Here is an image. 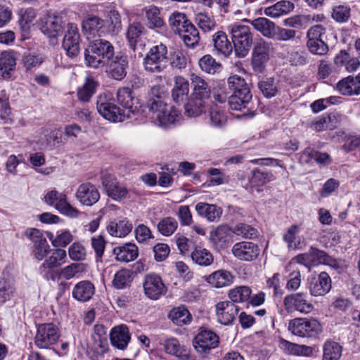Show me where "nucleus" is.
I'll use <instances>...</instances> for the list:
<instances>
[{
	"mask_svg": "<svg viewBox=\"0 0 360 360\" xmlns=\"http://www.w3.org/2000/svg\"><path fill=\"white\" fill-rule=\"evenodd\" d=\"M201 70L208 74L214 75L221 71L222 65L210 54L203 56L198 62Z\"/></svg>",
	"mask_w": 360,
	"mask_h": 360,
	"instance_id": "nucleus-45",
	"label": "nucleus"
},
{
	"mask_svg": "<svg viewBox=\"0 0 360 360\" xmlns=\"http://www.w3.org/2000/svg\"><path fill=\"white\" fill-rule=\"evenodd\" d=\"M75 197L82 205L92 206L100 199V193L95 185L85 182L78 186Z\"/></svg>",
	"mask_w": 360,
	"mask_h": 360,
	"instance_id": "nucleus-20",
	"label": "nucleus"
},
{
	"mask_svg": "<svg viewBox=\"0 0 360 360\" xmlns=\"http://www.w3.org/2000/svg\"><path fill=\"white\" fill-rule=\"evenodd\" d=\"M67 254L65 250L57 248L51 255L45 257L44 261L38 268V273L47 281H56L59 272L58 269L65 262Z\"/></svg>",
	"mask_w": 360,
	"mask_h": 360,
	"instance_id": "nucleus-6",
	"label": "nucleus"
},
{
	"mask_svg": "<svg viewBox=\"0 0 360 360\" xmlns=\"http://www.w3.org/2000/svg\"><path fill=\"white\" fill-rule=\"evenodd\" d=\"M288 329L295 335L312 338L322 331V326L314 318H295L290 321Z\"/></svg>",
	"mask_w": 360,
	"mask_h": 360,
	"instance_id": "nucleus-7",
	"label": "nucleus"
},
{
	"mask_svg": "<svg viewBox=\"0 0 360 360\" xmlns=\"http://www.w3.org/2000/svg\"><path fill=\"white\" fill-rule=\"evenodd\" d=\"M16 52L13 50L2 51L0 54V75L4 79L11 77V72L16 65Z\"/></svg>",
	"mask_w": 360,
	"mask_h": 360,
	"instance_id": "nucleus-28",
	"label": "nucleus"
},
{
	"mask_svg": "<svg viewBox=\"0 0 360 360\" xmlns=\"http://www.w3.org/2000/svg\"><path fill=\"white\" fill-rule=\"evenodd\" d=\"M63 26L61 18L56 15H48L41 22V31L49 38H56L63 32Z\"/></svg>",
	"mask_w": 360,
	"mask_h": 360,
	"instance_id": "nucleus-23",
	"label": "nucleus"
},
{
	"mask_svg": "<svg viewBox=\"0 0 360 360\" xmlns=\"http://www.w3.org/2000/svg\"><path fill=\"white\" fill-rule=\"evenodd\" d=\"M54 207L60 213L71 217H77L79 214V210L73 207L68 202L67 195L65 193L63 195H61V198L59 199V201L54 205Z\"/></svg>",
	"mask_w": 360,
	"mask_h": 360,
	"instance_id": "nucleus-57",
	"label": "nucleus"
},
{
	"mask_svg": "<svg viewBox=\"0 0 360 360\" xmlns=\"http://www.w3.org/2000/svg\"><path fill=\"white\" fill-rule=\"evenodd\" d=\"M160 98L152 101L149 112L152 114V118H155L160 126L167 127L174 124L178 119L180 113L176 108L169 107L166 102H162Z\"/></svg>",
	"mask_w": 360,
	"mask_h": 360,
	"instance_id": "nucleus-9",
	"label": "nucleus"
},
{
	"mask_svg": "<svg viewBox=\"0 0 360 360\" xmlns=\"http://www.w3.org/2000/svg\"><path fill=\"white\" fill-rule=\"evenodd\" d=\"M105 72L109 77L117 80H122L127 75L129 68L128 56L122 53H117L107 61L105 64Z\"/></svg>",
	"mask_w": 360,
	"mask_h": 360,
	"instance_id": "nucleus-13",
	"label": "nucleus"
},
{
	"mask_svg": "<svg viewBox=\"0 0 360 360\" xmlns=\"http://www.w3.org/2000/svg\"><path fill=\"white\" fill-rule=\"evenodd\" d=\"M198 214L205 217L210 221H218L221 214L222 209L213 204L198 202L195 206Z\"/></svg>",
	"mask_w": 360,
	"mask_h": 360,
	"instance_id": "nucleus-35",
	"label": "nucleus"
},
{
	"mask_svg": "<svg viewBox=\"0 0 360 360\" xmlns=\"http://www.w3.org/2000/svg\"><path fill=\"white\" fill-rule=\"evenodd\" d=\"M95 293V286L89 281L78 282L73 288L72 297L78 302H85L90 300Z\"/></svg>",
	"mask_w": 360,
	"mask_h": 360,
	"instance_id": "nucleus-27",
	"label": "nucleus"
},
{
	"mask_svg": "<svg viewBox=\"0 0 360 360\" xmlns=\"http://www.w3.org/2000/svg\"><path fill=\"white\" fill-rule=\"evenodd\" d=\"M294 4L289 1H279L271 6L264 10V13L272 18H278L282 15L287 14L292 11Z\"/></svg>",
	"mask_w": 360,
	"mask_h": 360,
	"instance_id": "nucleus-40",
	"label": "nucleus"
},
{
	"mask_svg": "<svg viewBox=\"0 0 360 360\" xmlns=\"http://www.w3.org/2000/svg\"><path fill=\"white\" fill-rule=\"evenodd\" d=\"M337 89L344 96L360 95V79L359 74L356 77L348 76L337 84Z\"/></svg>",
	"mask_w": 360,
	"mask_h": 360,
	"instance_id": "nucleus-29",
	"label": "nucleus"
},
{
	"mask_svg": "<svg viewBox=\"0 0 360 360\" xmlns=\"http://www.w3.org/2000/svg\"><path fill=\"white\" fill-rule=\"evenodd\" d=\"M252 294V290L249 286H237L229 291L228 296L230 302L236 303H244L248 302Z\"/></svg>",
	"mask_w": 360,
	"mask_h": 360,
	"instance_id": "nucleus-44",
	"label": "nucleus"
},
{
	"mask_svg": "<svg viewBox=\"0 0 360 360\" xmlns=\"http://www.w3.org/2000/svg\"><path fill=\"white\" fill-rule=\"evenodd\" d=\"M195 22L205 32L212 30L216 26V22L214 18L208 13H199L196 14Z\"/></svg>",
	"mask_w": 360,
	"mask_h": 360,
	"instance_id": "nucleus-60",
	"label": "nucleus"
},
{
	"mask_svg": "<svg viewBox=\"0 0 360 360\" xmlns=\"http://www.w3.org/2000/svg\"><path fill=\"white\" fill-rule=\"evenodd\" d=\"M143 31L144 27L141 22H134L129 25L126 35L129 46L132 49H135L136 45Z\"/></svg>",
	"mask_w": 360,
	"mask_h": 360,
	"instance_id": "nucleus-47",
	"label": "nucleus"
},
{
	"mask_svg": "<svg viewBox=\"0 0 360 360\" xmlns=\"http://www.w3.org/2000/svg\"><path fill=\"white\" fill-rule=\"evenodd\" d=\"M117 99L125 110H127V117L129 114L143 115L146 107L140 103L139 100L133 95L132 90L129 87L120 88L117 91Z\"/></svg>",
	"mask_w": 360,
	"mask_h": 360,
	"instance_id": "nucleus-12",
	"label": "nucleus"
},
{
	"mask_svg": "<svg viewBox=\"0 0 360 360\" xmlns=\"http://www.w3.org/2000/svg\"><path fill=\"white\" fill-rule=\"evenodd\" d=\"M191 80L193 87L191 96L207 101L211 94V89L207 82L195 74L191 75Z\"/></svg>",
	"mask_w": 360,
	"mask_h": 360,
	"instance_id": "nucleus-33",
	"label": "nucleus"
},
{
	"mask_svg": "<svg viewBox=\"0 0 360 360\" xmlns=\"http://www.w3.org/2000/svg\"><path fill=\"white\" fill-rule=\"evenodd\" d=\"M169 25L176 34H179L191 22L184 13H173L169 18Z\"/></svg>",
	"mask_w": 360,
	"mask_h": 360,
	"instance_id": "nucleus-51",
	"label": "nucleus"
},
{
	"mask_svg": "<svg viewBox=\"0 0 360 360\" xmlns=\"http://www.w3.org/2000/svg\"><path fill=\"white\" fill-rule=\"evenodd\" d=\"M104 26V21L94 15H88L82 21V29L84 34L96 36Z\"/></svg>",
	"mask_w": 360,
	"mask_h": 360,
	"instance_id": "nucleus-36",
	"label": "nucleus"
},
{
	"mask_svg": "<svg viewBox=\"0 0 360 360\" xmlns=\"http://www.w3.org/2000/svg\"><path fill=\"white\" fill-rule=\"evenodd\" d=\"M252 25L255 29L267 38L272 39L276 29V25L274 22L266 18H257L252 21Z\"/></svg>",
	"mask_w": 360,
	"mask_h": 360,
	"instance_id": "nucleus-42",
	"label": "nucleus"
},
{
	"mask_svg": "<svg viewBox=\"0 0 360 360\" xmlns=\"http://www.w3.org/2000/svg\"><path fill=\"white\" fill-rule=\"evenodd\" d=\"M80 41V35L77 25L68 23L62 46L70 58H74L79 55Z\"/></svg>",
	"mask_w": 360,
	"mask_h": 360,
	"instance_id": "nucleus-15",
	"label": "nucleus"
},
{
	"mask_svg": "<svg viewBox=\"0 0 360 360\" xmlns=\"http://www.w3.org/2000/svg\"><path fill=\"white\" fill-rule=\"evenodd\" d=\"M97 86V82L93 79H87L84 86L78 91L79 99L82 101H88L95 93Z\"/></svg>",
	"mask_w": 360,
	"mask_h": 360,
	"instance_id": "nucleus-61",
	"label": "nucleus"
},
{
	"mask_svg": "<svg viewBox=\"0 0 360 360\" xmlns=\"http://www.w3.org/2000/svg\"><path fill=\"white\" fill-rule=\"evenodd\" d=\"M258 88L266 98L274 97L278 93V89L274 78H266L259 81Z\"/></svg>",
	"mask_w": 360,
	"mask_h": 360,
	"instance_id": "nucleus-59",
	"label": "nucleus"
},
{
	"mask_svg": "<svg viewBox=\"0 0 360 360\" xmlns=\"http://www.w3.org/2000/svg\"><path fill=\"white\" fill-rule=\"evenodd\" d=\"M84 269V264L82 263H72L62 269L58 275L66 280H70L78 273L83 272Z\"/></svg>",
	"mask_w": 360,
	"mask_h": 360,
	"instance_id": "nucleus-64",
	"label": "nucleus"
},
{
	"mask_svg": "<svg viewBox=\"0 0 360 360\" xmlns=\"http://www.w3.org/2000/svg\"><path fill=\"white\" fill-rule=\"evenodd\" d=\"M130 338L129 328L125 325L114 327L110 334L111 344L119 349H124Z\"/></svg>",
	"mask_w": 360,
	"mask_h": 360,
	"instance_id": "nucleus-25",
	"label": "nucleus"
},
{
	"mask_svg": "<svg viewBox=\"0 0 360 360\" xmlns=\"http://www.w3.org/2000/svg\"><path fill=\"white\" fill-rule=\"evenodd\" d=\"M143 287L145 295L153 300H158L167 291V288L162 278L155 274H150L145 276Z\"/></svg>",
	"mask_w": 360,
	"mask_h": 360,
	"instance_id": "nucleus-16",
	"label": "nucleus"
},
{
	"mask_svg": "<svg viewBox=\"0 0 360 360\" xmlns=\"http://www.w3.org/2000/svg\"><path fill=\"white\" fill-rule=\"evenodd\" d=\"M15 283L9 270L5 269L0 276V307L15 295Z\"/></svg>",
	"mask_w": 360,
	"mask_h": 360,
	"instance_id": "nucleus-21",
	"label": "nucleus"
},
{
	"mask_svg": "<svg viewBox=\"0 0 360 360\" xmlns=\"http://www.w3.org/2000/svg\"><path fill=\"white\" fill-rule=\"evenodd\" d=\"M210 124L215 127H222L227 122V116L221 107L212 105L209 112Z\"/></svg>",
	"mask_w": 360,
	"mask_h": 360,
	"instance_id": "nucleus-49",
	"label": "nucleus"
},
{
	"mask_svg": "<svg viewBox=\"0 0 360 360\" xmlns=\"http://www.w3.org/2000/svg\"><path fill=\"white\" fill-rule=\"evenodd\" d=\"M188 92V81L182 76H176L174 77V86L172 90L173 101L177 104L183 103L187 98Z\"/></svg>",
	"mask_w": 360,
	"mask_h": 360,
	"instance_id": "nucleus-32",
	"label": "nucleus"
},
{
	"mask_svg": "<svg viewBox=\"0 0 360 360\" xmlns=\"http://www.w3.org/2000/svg\"><path fill=\"white\" fill-rule=\"evenodd\" d=\"M91 245L94 249L97 262H101L105 249L106 241L102 236H96L91 239Z\"/></svg>",
	"mask_w": 360,
	"mask_h": 360,
	"instance_id": "nucleus-63",
	"label": "nucleus"
},
{
	"mask_svg": "<svg viewBox=\"0 0 360 360\" xmlns=\"http://www.w3.org/2000/svg\"><path fill=\"white\" fill-rule=\"evenodd\" d=\"M300 232V226L297 224L291 225L283 234V239L288 244L289 248L295 250L301 248L300 240H296V236Z\"/></svg>",
	"mask_w": 360,
	"mask_h": 360,
	"instance_id": "nucleus-52",
	"label": "nucleus"
},
{
	"mask_svg": "<svg viewBox=\"0 0 360 360\" xmlns=\"http://www.w3.org/2000/svg\"><path fill=\"white\" fill-rule=\"evenodd\" d=\"M231 252L238 259L250 262L258 257L260 248L257 244L252 242L241 241L233 245Z\"/></svg>",
	"mask_w": 360,
	"mask_h": 360,
	"instance_id": "nucleus-17",
	"label": "nucleus"
},
{
	"mask_svg": "<svg viewBox=\"0 0 360 360\" xmlns=\"http://www.w3.org/2000/svg\"><path fill=\"white\" fill-rule=\"evenodd\" d=\"M206 101L200 98L191 96L187 103L185 105V113L188 117H198L205 111Z\"/></svg>",
	"mask_w": 360,
	"mask_h": 360,
	"instance_id": "nucleus-37",
	"label": "nucleus"
},
{
	"mask_svg": "<svg viewBox=\"0 0 360 360\" xmlns=\"http://www.w3.org/2000/svg\"><path fill=\"white\" fill-rule=\"evenodd\" d=\"M112 252L117 261L124 263L134 261L139 256L138 247L130 243L114 248Z\"/></svg>",
	"mask_w": 360,
	"mask_h": 360,
	"instance_id": "nucleus-26",
	"label": "nucleus"
},
{
	"mask_svg": "<svg viewBox=\"0 0 360 360\" xmlns=\"http://www.w3.org/2000/svg\"><path fill=\"white\" fill-rule=\"evenodd\" d=\"M185 45L189 48H194L198 44L200 35L198 29L191 22L186 25L184 30L179 34Z\"/></svg>",
	"mask_w": 360,
	"mask_h": 360,
	"instance_id": "nucleus-38",
	"label": "nucleus"
},
{
	"mask_svg": "<svg viewBox=\"0 0 360 360\" xmlns=\"http://www.w3.org/2000/svg\"><path fill=\"white\" fill-rule=\"evenodd\" d=\"M131 271L127 269H121L114 276L112 285L117 290L126 288L132 281Z\"/></svg>",
	"mask_w": 360,
	"mask_h": 360,
	"instance_id": "nucleus-46",
	"label": "nucleus"
},
{
	"mask_svg": "<svg viewBox=\"0 0 360 360\" xmlns=\"http://www.w3.org/2000/svg\"><path fill=\"white\" fill-rule=\"evenodd\" d=\"M8 96L5 90L0 92V122L9 123L11 122V110L9 106Z\"/></svg>",
	"mask_w": 360,
	"mask_h": 360,
	"instance_id": "nucleus-55",
	"label": "nucleus"
},
{
	"mask_svg": "<svg viewBox=\"0 0 360 360\" xmlns=\"http://www.w3.org/2000/svg\"><path fill=\"white\" fill-rule=\"evenodd\" d=\"M133 225L126 217L111 220L106 227L108 233L115 237H125L132 230Z\"/></svg>",
	"mask_w": 360,
	"mask_h": 360,
	"instance_id": "nucleus-24",
	"label": "nucleus"
},
{
	"mask_svg": "<svg viewBox=\"0 0 360 360\" xmlns=\"http://www.w3.org/2000/svg\"><path fill=\"white\" fill-rule=\"evenodd\" d=\"M96 108L99 114L110 122H122L125 119V112L114 103L111 94L104 93L98 97Z\"/></svg>",
	"mask_w": 360,
	"mask_h": 360,
	"instance_id": "nucleus-8",
	"label": "nucleus"
},
{
	"mask_svg": "<svg viewBox=\"0 0 360 360\" xmlns=\"http://www.w3.org/2000/svg\"><path fill=\"white\" fill-rule=\"evenodd\" d=\"M252 173L250 182L253 186H262L275 179L274 175L271 172L262 171L258 168L254 169Z\"/></svg>",
	"mask_w": 360,
	"mask_h": 360,
	"instance_id": "nucleus-53",
	"label": "nucleus"
},
{
	"mask_svg": "<svg viewBox=\"0 0 360 360\" xmlns=\"http://www.w3.org/2000/svg\"><path fill=\"white\" fill-rule=\"evenodd\" d=\"M227 83L229 89L233 91L230 96L229 109L242 110L247 108L246 111L238 117H253L255 116L254 111H250L248 108L252 95L245 79L240 76L234 75L228 78Z\"/></svg>",
	"mask_w": 360,
	"mask_h": 360,
	"instance_id": "nucleus-1",
	"label": "nucleus"
},
{
	"mask_svg": "<svg viewBox=\"0 0 360 360\" xmlns=\"http://www.w3.org/2000/svg\"><path fill=\"white\" fill-rule=\"evenodd\" d=\"M273 53L271 43L264 40L257 41L252 50L251 65L255 72L262 73Z\"/></svg>",
	"mask_w": 360,
	"mask_h": 360,
	"instance_id": "nucleus-10",
	"label": "nucleus"
},
{
	"mask_svg": "<svg viewBox=\"0 0 360 360\" xmlns=\"http://www.w3.org/2000/svg\"><path fill=\"white\" fill-rule=\"evenodd\" d=\"M232 43L238 58L245 57L252 44V34L248 25L234 24L231 29Z\"/></svg>",
	"mask_w": 360,
	"mask_h": 360,
	"instance_id": "nucleus-3",
	"label": "nucleus"
},
{
	"mask_svg": "<svg viewBox=\"0 0 360 360\" xmlns=\"http://www.w3.org/2000/svg\"><path fill=\"white\" fill-rule=\"evenodd\" d=\"M168 317L177 326L188 324L192 320L191 313L184 306H180L172 309L168 314Z\"/></svg>",
	"mask_w": 360,
	"mask_h": 360,
	"instance_id": "nucleus-39",
	"label": "nucleus"
},
{
	"mask_svg": "<svg viewBox=\"0 0 360 360\" xmlns=\"http://www.w3.org/2000/svg\"><path fill=\"white\" fill-rule=\"evenodd\" d=\"M215 308L218 322L224 326L233 324L240 311V307L230 301L219 302Z\"/></svg>",
	"mask_w": 360,
	"mask_h": 360,
	"instance_id": "nucleus-18",
	"label": "nucleus"
},
{
	"mask_svg": "<svg viewBox=\"0 0 360 360\" xmlns=\"http://www.w3.org/2000/svg\"><path fill=\"white\" fill-rule=\"evenodd\" d=\"M279 347L284 352L288 354L293 355H301V354H307L308 352H311V348L310 347L306 345H300L291 342H289L285 340L283 338H280L279 340Z\"/></svg>",
	"mask_w": 360,
	"mask_h": 360,
	"instance_id": "nucleus-43",
	"label": "nucleus"
},
{
	"mask_svg": "<svg viewBox=\"0 0 360 360\" xmlns=\"http://www.w3.org/2000/svg\"><path fill=\"white\" fill-rule=\"evenodd\" d=\"M177 226L178 224L174 218L165 217L158 223V230L162 236H169L174 233Z\"/></svg>",
	"mask_w": 360,
	"mask_h": 360,
	"instance_id": "nucleus-56",
	"label": "nucleus"
},
{
	"mask_svg": "<svg viewBox=\"0 0 360 360\" xmlns=\"http://www.w3.org/2000/svg\"><path fill=\"white\" fill-rule=\"evenodd\" d=\"M219 336L214 332L208 330H202L195 337L193 346L200 353L209 352L212 349L218 347Z\"/></svg>",
	"mask_w": 360,
	"mask_h": 360,
	"instance_id": "nucleus-19",
	"label": "nucleus"
},
{
	"mask_svg": "<svg viewBox=\"0 0 360 360\" xmlns=\"http://www.w3.org/2000/svg\"><path fill=\"white\" fill-rule=\"evenodd\" d=\"M25 236L33 243V255L37 260L44 259L51 251L50 246L41 231L34 228L27 229Z\"/></svg>",
	"mask_w": 360,
	"mask_h": 360,
	"instance_id": "nucleus-14",
	"label": "nucleus"
},
{
	"mask_svg": "<svg viewBox=\"0 0 360 360\" xmlns=\"http://www.w3.org/2000/svg\"><path fill=\"white\" fill-rule=\"evenodd\" d=\"M44 61L43 57L35 52L25 51L22 58L23 66L27 70L39 67Z\"/></svg>",
	"mask_w": 360,
	"mask_h": 360,
	"instance_id": "nucleus-54",
	"label": "nucleus"
},
{
	"mask_svg": "<svg viewBox=\"0 0 360 360\" xmlns=\"http://www.w3.org/2000/svg\"><path fill=\"white\" fill-rule=\"evenodd\" d=\"M283 306L288 312L298 311L301 314H309L314 309L313 304L309 300L304 292H294L286 295L283 300Z\"/></svg>",
	"mask_w": 360,
	"mask_h": 360,
	"instance_id": "nucleus-11",
	"label": "nucleus"
},
{
	"mask_svg": "<svg viewBox=\"0 0 360 360\" xmlns=\"http://www.w3.org/2000/svg\"><path fill=\"white\" fill-rule=\"evenodd\" d=\"M214 50L218 55L229 57L232 51L233 46L228 39L227 35L222 31L216 32L212 37Z\"/></svg>",
	"mask_w": 360,
	"mask_h": 360,
	"instance_id": "nucleus-31",
	"label": "nucleus"
},
{
	"mask_svg": "<svg viewBox=\"0 0 360 360\" xmlns=\"http://www.w3.org/2000/svg\"><path fill=\"white\" fill-rule=\"evenodd\" d=\"M60 337V330L53 323H41L37 326L34 343L39 349H51L56 345Z\"/></svg>",
	"mask_w": 360,
	"mask_h": 360,
	"instance_id": "nucleus-5",
	"label": "nucleus"
},
{
	"mask_svg": "<svg viewBox=\"0 0 360 360\" xmlns=\"http://www.w3.org/2000/svg\"><path fill=\"white\" fill-rule=\"evenodd\" d=\"M191 257L193 262L199 266H207L214 262L212 254L208 250L201 247H195Z\"/></svg>",
	"mask_w": 360,
	"mask_h": 360,
	"instance_id": "nucleus-41",
	"label": "nucleus"
},
{
	"mask_svg": "<svg viewBox=\"0 0 360 360\" xmlns=\"http://www.w3.org/2000/svg\"><path fill=\"white\" fill-rule=\"evenodd\" d=\"M331 279L329 275L325 272H321L317 277L311 278L309 283V291L312 296H323L331 289Z\"/></svg>",
	"mask_w": 360,
	"mask_h": 360,
	"instance_id": "nucleus-22",
	"label": "nucleus"
},
{
	"mask_svg": "<svg viewBox=\"0 0 360 360\" xmlns=\"http://www.w3.org/2000/svg\"><path fill=\"white\" fill-rule=\"evenodd\" d=\"M162 345L167 354L176 356H182V347L177 339L174 338L166 339Z\"/></svg>",
	"mask_w": 360,
	"mask_h": 360,
	"instance_id": "nucleus-62",
	"label": "nucleus"
},
{
	"mask_svg": "<svg viewBox=\"0 0 360 360\" xmlns=\"http://www.w3.org/2000/svg\"><path fill=\"white\" fill-rule=\"evenodd\" d=\"M115 56V48L111 42L98 39L93 41L84 51V59L87 66L98 68Z\"/></svg>",
	"mask_w": 360,
	"mask_h": 360,
	"instance_id": "nucleus-2",
	"label": "nucleus"
},
{
	"mask_svg": "<svg viewBox=\"0 0 360 360\" xmlns=\"http://www.w3.org/2000/svg\"><path fill=\"white\" fill-rule=\"evenodd\" d=\"M323 350L322 360H339L342 355V347L333 341H326Z\"/></svg>",
	"mask_w": 360,
	"mask_h": 360,
	"instance_id": "nucleus-48",
	"label": "nucleus"
},
{
	"mask_svg": "<svg viewBox=\"0 0 360 360\" xmlns=\"http://www.w3.org/2000/svg\"><path fill=\"white\" fill-rule=\"evenodd\" d=\"M232 232L245 238L254 239L258 236V231L252 226L240 223L236 225Z\"/></svg>",
	"mask_w": 360,
	"mask_h": 360,
	"instance_id": "nucleus-58",
	"label": "nucleus"
},
{
	"mask_svg": "<svg viewBox=\"0 0 360 360\" xmlns=\"http://www.w3.org/2000/svg\"><path fill=\"white\" fill-rule=\"evenodd\" d=\"M232 230L228 225H219L210 231V239L217 248H224L230 241Z\"/></svg>",
	"mask_w": 360,
	"mask_h": 360,
	"instance_id": "nucleus-30",
	"label": "nucleus"
},
{
	"mask_svg": "<svg viewBox=\"0 0 360 360\" xmlns=\"http://www.w3.org/2000/svg\"><path fill=\"white\" fill-rule=\"evenodd\" d=\"M233 276L226 270H218L205 277V281L212 287L221 288L233 282Z\"/></svg>",
	"mask_w": 360,
	"mask_h": 360,
	"instance_id": "nucleus-34",
	"label": "nucleus"
},
{
	"mask_svg": "<svg viewBox=\"0 0 360 360\" xmlns=\"http://www.w3.org/2000/svg\"><path fill=\"white\" fill-rule=\"evenodd\" d=\"M146 15L149 28H160L164 26V20L161 18L160 11L157 6H150L146 8Z\"/></svg>",
	"mask_w": 360,
	"mask_h": 360,
	"instance_id": "nucleus-50",
	"label": "nucleus"
},
{
	"mask_svg": "<svg viewBox=\"0 0 360 360\" xmlns=\"http://www.w3.org/2000/svg\"><path fill=\"white\" fill-rule=\"evenodd\" d=\"M168 63L167 49L162 44L153 46L143 59L146 71L160 73L167 67Z\"/></svg>",
	"mask_w": 360,
	"mask_h": 360,
	"instance_id": "nucleus-4",
	"label": "nucleus"
}]
</instances>
